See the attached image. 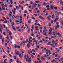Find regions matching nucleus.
<instances>
[{
    "label": "nucleus",
    "mask_w": 63,
    "mask_h": 63,
    "mask_svg": "<svg viewBox=\"0 0 63 63\" xmlns=\"http://www.w3.org/2000/svg\"><path fill=\"white\" fill-rule=\"evenodd\" d=\"M31 36H33V37L34 36V33H33L32 32V34L31 35Z\"/></svg>",
    "instance_id": "30"
},
{
    "label": "nucleus",
    "mask_w": 63,
    "mask_h": 63,
    "mask_svg": "<svg viewBox=\"0 0 63 63\" xmlns=\"http://www.w3.org/2000/svg\"><path fill=\"white\" fill-rule=\"evenodd\" d=\"M29 32H30V28H29L27 32L29 33Z\"/></svg>",
    "instance_id": "23"
},
{
    "label": "nucleus",
    "mask_w": 63,
    "mask_h": 63,
    "mask_svg": "<svg viewBox=\"0 0 63 63\" xmlns=\"http://www.w3.org/2000/svg\"><path fill=\"white\" fill-rule=\"evenodd\" d=\"M9 16L10 17L12 16V14H9Z\"/></svg>",
    "instance_id": "47"
},
{
    "label": "nucleus",
    "mask_w": 63,
    "mask_h": 63,
    "mask_svg": "<svg viewBox=\"0 0 63 63\" xmlns=\"http://www.w3.org/2000/svg\"><path fill=\"white\" fill-rule=\"evenodd\" d=\"M16 7L17 10H18L19 9V7H18V6H16Z\"/></svg>",
    "instance_id": "19"
},
{
    "label": "nucleus",
    "mask_w": 63,
    "mask_h": 63,
    "mask_svg": "<svg viewBox=\"0 0 63 63\" xmlns=\"http://www.w3.org/2000/svg\"><path fill=\"white\" fill-rule=\"evenodd\" d=\"M60 4H62V5H63V1H61V2H60Z\"/></svg>",
    "instance_id": "15"
},
{
    "label": "nucleus",
    "mask_w": 63,
    "mask_h": 63,
    "mask_svg": "<svg viewBox=\"0 0 63 63\" xmlns=\"http://www.w3.org/2000/svg\"><path fill=\"white\" fill-rule=\"evenodd\" d=\"M27 42H28V39H27L26 41L25 42H24V44H25V43H27Z\"/></svg>",
    "instance_id": "16"
},
{
    "label": "nucleus",
    "mask_w": 63,
    "mask_h": 63,
    "mask_svg": "<svg viewBox=\"0 0 63 63\" xmlns=\"http://www.w3.org/2000/svg\"><path fill=\"white\" fill-rule=\"evenodd\" d=\"M3 38H2V35H0V39H2Z\"/></svg>",
    "instance_id": "57"
},
{
    "label": "nucleus",
    "mask_w": 63,
    "mask_h": 63,
    "mask_svg": "<svg viewBox=\"0 0 63 63\" xmlns=\"http://www.w3.org/2000/svg\"><path fill=\"white\" fill-rule=\"evenodd\" d=\"M19 16H16L15 17V18H16V17H18Z\"/></svg>",
    "instance_id": "55"
},
{
    "label": "nucleus",
    "mask_w": 63,
    "mask_h": 63,
    "mask_svg": "<svg viewBox=\"0 0 63 63\" xmlns=\"http://www.w3.org/2000/svg\"><path fill=\"white\" fill-rule=\"evenodd\" d=\"M12 29H13V30H15V31H16V28H15V27L12 28Z\"/></svg>",
    "instance_id": "37"
},
{
    "label": "nucleus",
    "mask_w": 63,
    "mask_h": 63,
    "mask_svg": "<svg viewBox=\"0 0 63 63\" xmlns=\"http://www.w3.org/2000/svg\"><path fill=\"white\" fill-rule=\"evenodd\" d=\"M56 27L57 28H59V25H57Z\"/></svg>",
    "instance_id": "41"
},
{
    "label": "nucleus",
    "mask_w": 63,
    "mask_h": 63,
    "mask_svg": "<svg viewBox=\"0 0 63 63\" xmlns=\"http://www.w3.org/2000/svg\"><path fill=\"white\" fill-rule=\"evenodd\" d=\"M15 54H16L17 55H19V51H17V52H16Z\"/></svg>",
    "instance_id": "4"
},
{
    "label": "nucleus",
    "mask_w": 63,
    "mask_h": 63,
    "mask_svg": "<svg viewBox=\"0 0 63 63\" xmlns=\"http://www.w3.org/2000/svg\"><path fill=\"white\" fill-rule=\"evenodd\" d=\"M31 56L32 58H34V56H33V55H32V54L31 55Z\"/></svg>",
    "instance_id": "35"
},
{
    "label": "nucleus",
    "mask_w": 63,
    "mask_h": 63,
    "mask_svg": "<svg viewBox=\"0 0 63 63\" xmlns=\"http://www.w3.org/2000/svg\"><path fill=\"white\" fill-rule=\"evenodd\" d=\"M9 35H12V32H10L9 34Z\"/></svg>",
    "instance_id": "61"
},
{
    "label": "nucleus",
    "mask_w": 63,
    "mask_h": 63,
    "mask_svg": "<svg viewBox=\"0 0 63 63\" xmlns=\"http://www.w3.org/2000/svg\"><path fill=\"white\" fill-rule=\"evenodd\" d=\"M35 11H36L37 10H38V8H35Z\"/></svg>",
    "instance_id": "58"
},
{
    "label": "nucleus",
    "mask_w": 63,
    "mask_h": 63,
    "mask_svg": "<svg viewBox=\"0 0 63 63\" xmlns=\"http://www.w3.org/2000/svg\"><path fill=\"white\" fill-rule=\"evenodd\" d=\"M19 3L20 4H23L24 3V1H22V2L20 1H19Z\"/></svg>",
    "instance_id": "9"
},
{
    "label": "nucleus",
    "mask_w": 63,
    "mask_h": 63,
    "mask_svg": "<svg viewBox=\"0 0 63 63\" xmlns=\"http://www.w3.org/2000/svg\"><path fill=\"white\" fill-rule=\"evenodd\" d=\"M10 2L11 4H12L13 3V0H11Z\"/></svg>",
    "instance_id": "31"
},
{
    "label": "nucleus",
    "mask_w": 63,
    "mask_h": 63,
    "mask_svg": "<svg viewBox=\"0 0 63 63\" xmlns=\"http://www.w3.org/2000/svg\"><path fill=\"white\" fill-rule=\"evenodd\" d=\"M54 15L53 14L52 15V18H54Z\"/></svg>",
    "instance_id": "36"
},
{
    "label": "nucleus",
    "mask_w": 63,
    "mask_h": 63,
    "mask_svg": "<svg viewBox=\"0 0 63 63\" xmlns=\"http://www.w3.org/2000/svg\"><path fill=\"white\" fill-rule=\"evenodd\" d=\"M46 7L47 8H48L49 7V6L47 5L46 6Z\"/></svg>",
    "instance_id": "27"
},
{
    "label": "nucleus",
    "mask_w": 63,
    "mask_h": 63,
    "mask_svg": "<svg viewBox=\"0 0 63 63\" xmlns=\"http://www.w3.org/2000/svg\"><path fill=\"white\" fill-rule=\"evenodd\" d=\"M59 19V18H56V19H55V20H58Z\"/></svg>",
    "instance_id": "43"
},
{
    "label": "nucleus",
    "mask_w": 63,
    "mask_h": 63,
    "mask_svg": "<svg viewBox=\"0 0 63 63\" xmlns=\"http://www.w3.org/2000/svg\"><path fill=\"white\" fill-rule=\"evenodd\" d=\"M49 31L50 32H52V30L51 28H50V29H49Z\"/></svg>",
    "instance_id": "12"
},
{
    "label": "nucleus",
    "mask_w": 63,
    "mask_h": 63,
    "mask_svg": "<svg viewBox=\"0 0 63 63\" xmlns=\"http://www.w3.org/2000/svg\"><path fill=\"white\" fill-rule=\"evenodd\" d=\"M50 8H51V9L52 10V9H54V6L53 5H51L50 6Z\"/></svg>",
    "instance_id": "6"
},
{
    "label": "nucleus",
    "mask_w": 63,
    "mask_h": 63,
    "mask_svg": "<svg viewBox=\"0 0 63 63\" xmlns=\"http://www.w3.org/2000/svg\"><path fill=\"white\" fill-rule=\"evenodd\" d=\"M39 18H40V19H42V20H44V18L42 17V16H39Z\"/></svg>",
    "instance_id": "7"
},
{
    "label": "nucleus",
    "mask_w": 63,
    "mask_h": 63,
    "mask_svg": "<svg viewBox=\"0 0 63 63\" xmlns=\"http://www.w3.org/2000/svg\"><path fill=\"white\" fill-rule=\"evenodd\" d=\"M7 33H10V31L9 30H8V29H7Z\"/></svg>",
    "instance_id": "26"
},
{
    "label": "nucleus",
    "mask_w": 63,
    "mask_h": 63,
    "mask_svg": "<svg viewBox=\"0 0 63 63\" xmlns=\"http://www.w3.org/2000/svg\"><path fill=\"white\" fill-rule=\"evenodd\" d=\"M59 34H60V33H56V35H59Z\"/></svg>",
    "instance_id": "59"
},
{
    "label": "nucleus",
    "mask_w": 63,
    "mask_h": 63,
    "mask_svg": "<svg viewBox=\"0 0 63 63\" xmlns=\"http://www.w3.org/2000/svg\"><path fill=\"white\" fill-rule=\"evenodd\" d=\"M17 48H20V47L19 46H17Z\"/></svg>",
    "instance_id": "39"
},
{
    "label": "nucleus",
    "mask_w": 63,
    "mask_h": 63,
    "mask_svg": "<svg viewBox=\"0 0 63 63\" xmlns=\"http://www.w3.org/2000/svg\"><path fill=\"white\" fill-rule=\"evenodd\" d=\"M32 19H35V17H33L32 16Z\"/></svg>",
    "instance_id": "38"
},
{
    "label": "nucleus",
    "mask_w": 63,
    "mask_h": 63,
    "mask_svg": "<svg viewBox=\"0 0 63 63\" xmlns=\"http://www.w3.org/2000/svg\"><path fill=\"white\" fill-rule=\"evenodd\" d=\"M15 15H13L12 16V19H14V18H15Z\"/></svg>",
    "instance_id": "24"
},
{
    "label": "nucleus",
    "mask_w": 63,
    "mask_h": 63,
    "mask_svg": "<svg viewBox=\"0 0 63 63\" xmlns=\"http://www.w3.org/2000/svg\"><path fill=\"white\" fill-rule=\"evenodd\" d=\"M27 46L28 48L30 47V44H27Z\"/></svg>",
    "instance_id": "17"
},
{
    "label": "nucleus",
    "mask_w": 63,
    "mask_h": 63,
    "mask_svg": "<svg viewBox=\"0 0 63 63\" xmlns=\"http://www.w3.org/2000/svg\"><path fill=\"white\" fill-rule=\"evenodd\" d=\"M52 43L53 44H55V42H54V40H53L52 41Z\"/></svg>",
    "instance_id": "32"
},
{
    "label": "nucleus",
    "mask_w": 63,
    "mask_h": 63,
    "mask_svg": "<svg viewBox=\"0 0 63 63\" xmlns=\"http://www.w3.org/2000/svg\"><path fill=\"white\" fill-rule=\"evenodd\" d=\"M28 23H31V20H29L28 22Z\"/></svg>",
    "instance_id": "49"
},
{
    "label": "nucleus",
    "mask_w": 63,
    "mask_h": 63,
    "mask_svg": "<svg viewBox=\"0 0 63 63\" xmlns=\"http://www.w3.org/2000/svg\"><path fill=\"white\" fill-rule=\"evenodd\" d=\"M6 38L7 39L8 41H9L10 40V38H9V37H7Z\"/></svg>",
    "instance_id": "33"
},
{
    "label": "nucleus",
    "mask_w": 63,
    "mask_h": 63,
    "mask_svg": "<svg viewBox=\"0 0 63 63\" xmlns=\"http://www.w3.org/2000/svg\"><path fill=\"white\" fill-rule=\"evenodd\" d=\"M54 9L56 10H57V7H54Z\"/></svg>",
    "instance_id": "25"
},
{
    "label": "nucleus",
    "mask_w": 63,
    "mask_h": 63,
    "mask_svg": "<svg viewBox=\"0 0 63 63\" xmlns=\"http://www.w3.org/2000/svg\"><path fill=\"white\" fill-rule=\"evenodd\" d=\"M51 17V16L50 15L48 17H47V18H50Z\"/></svg>",
    "instance_id": "42"
},
{
    "label": "nucleus",
    "mask_w": 63,
    "mask_h": 63,
    "mask_svg": "<svg viewBox=\"0 0 63 63\" xmlns=\"http://www.w3.org/2000/svg\"><path fill=\"white\" fill-rule=\"evenodd\" d=\"M14 58L15 59H16V56H14Z\"/></svg>",
    "instance_id": "53"
},
{
    "label": "nucleus",
    "mask_w": 63,
    "mask_h": 63,
    "mask_svg": "<svg viewBox=\"0 0 63 63\" xmlns=\"http://www.w3.org/2000/svg\"><path fill=\"white\" fill-rule=\"evenodd\" d=\"M2 45H3V44H4V38H2Z\"/></svg>",
    "instance_id": "5"
},
{
    "label": "nucleus",
    "mask_w": 63,
    "mask_h": 63,
    "mask_svg": "<svg viewBox=\"0 0 63 63\" xmlns=\"http://www.w3.org/2000/svg\"><path fill=\"white\" fill-rule=\"evenodd\" d=\"M47 3H46L45 2H44V3L42 4L43 5H45V6H46L47 5Z\"/></svg>",
    "instance_id": "14"
},
{
    "label": "nucleus",
    "mask_w": 63,
    "mask_h": 63,
    "mask_svg": "<svg viewBox=\"0 0 63 63\" xmlns=\"http://www.w3.org/2000/svg\"><path fill=\"white\" fill-rule=\"evenodd\" d=\"M32 28L33 29H34V25H32Z\"/></svg>",
    "instance_id": "46"
},
{
    "label": "nucleus",
    "mask_w": 63,
    "mask_h": 63,
    "mask_svg": "<svg viewBox=\"0 0 63 63\" xmlns=\"http://www.w3.org/2000/svg\"><path fill=\"white\" fill-rule=\"evenodd\" d=\"M48 45H50V46H52V47H55V46H54V45L53 44H50L49 43H48Z\"/></svg>",
    "instance_id": "3"
},
{
    "label": "nucleus",
    "mask_w": 63,
    "mask_h": 63,
    "mask_svg": "<svg viewBox=\"0 0 63 63\" xmlns=\"http://www.w3.org/2000/svg\"><path fill=\"white\" fill-rule=\"evenodd\" d=\"M16 47H17V46H16V45L15 44V48H16Z\"/></svg>",
    "instance_id": "60"
},
{
    "label": "nucleus",
    "mask_w": 63,
    "mask_h": 63,
    "mask_svg": "<svg viewBox=\"0 0 63 63\" xmlns=\"http://www.w3.org/2000/svg\"><path fill=\"white\" fill-rule=\"evenodd\" d=\"M10 37L11 38V40H12V39H13V37H12V36H10Z\"/></svg>",
    "instance_id": "45"
},
{
    "label": "nucleus",
    "mask_w": 63,
    "mask_h": 63,
    "mask_svg": "<svg viewBox=\"0 0 63 63\" xmlns=\"http://www.w3.org/2000/svg\"><path fill=\"white\" fill-rule=\"evenodd\" d=\"M43 34L45 36H47V34H46V33H43Z\"/></svg>",
    "instance_id": "18"
},
{
    "label": "nucleus",
    "mask_w": 63,
    "mask_h": 63,
    "mask_svg": "<svg viewBox=\"0 0 63 63\" xmlns=\"http://www.w3.org/2000/svg\"><path fill=\"white\" fill-rule=\"evenodd\" d=\"M11 24L12 25H15L14 23V22H11Z\"/></svg>",
    "instance_id": "28"
},
{
    "label": "nucleus",
    "mask_w": 63,
    "mask_h": 63,
    "mask_svg": "<svg viewBox=\"0 0 63 63\" xmlns=\"http://www.w3.org/2000/svg\"><path fill=\"white\" fill-rule=\"evenodd\" d=\"M26 55H25L24 58H25L26 60L27 61H28L29 62H31V57H30L29 58V56H28V54L27 55V57H26Z\"/></svg>",
    "instance_id": "1"
},
{
    "label": "nucleus",
    "mask_w": 63,
    "mask_h": 63,
    "mask_svg": "<svg viewBox=\"0 0 63 63\" xmlns=\"http://www.w3.org/2000/svg\"><path fill=\"white\" fill-rule=\"evenodd\" d=\"M2 17V18H3V19H4V20H6V18L5 17Z\"/></svg>",
    "instance_id": "48"
},
{
    "label": "nucleus",
    "mask_w": 63,
    "mask_h": 63,
    "mask_svg": "<svg viewBox=\"0 0 63 63\" xmlns=\"http://www.w3.org/2000/svg\"><path fill=\"white\" fill-rule=\"evenodd\" d=\"M3 23H7V21H5L3 22Z\"/></svg>",
    "instance_id": "29"
},
{
    "label": "nucleus",
    "mask_w": 63,
    "mask_h": 63,
    "mask_svg": "<svg viewBox=\"0 0 63 63\" xmlns=\"http://www.w3.org/2000/svg\"><path fill=\"white\" fill-rule=\"evenodd\" d=\"M9 21H10V22H12V19H11V18H10Z\"/></svg>",
    "instance_id": "40"
},
{
    "label": "nucleus",
    "mask_w": 63,
    "mask_h": 63,
    "mask_svg": "<svg viewBox=\"0 0 63 63\" xmlns=\"http://www.w3.org/2000/svg\"><path fill=\"white\" fill-rule=\"evenodd\" d=\"M35 29L36 30H37V31H38V28L39 27H35Z\"/></svg>",
    "instance_id": "10"
},
{
    "label": "nucleus",
    "mask_w": 63,
    "mask_h": 63,
    "mask_svg": "<svg viewBox=\"0 0 63 63\" xmlns=\"http://www.w3.org/2000/svg\"><path fill=\"white\" fill-rule=\"evenodd\" d=\"M47 30H46L43 31V32H44L45 33H47Z\"/></svg>",
    "instance_id": "8"
},
{
    "label": "nucleus",
    "mask_w": 63,
    "mask_h": 63,
    "mask_svg": "<svg viewBox=\"0 0 63 63\" xmlns=\"http://www.w3.org/2000/svg\"><path fill=\"white\" fill-rule=\"evenodd\" d=\"M28 53H29V54H30V50L28 51Z\"/></svg>",
    "instance_id": "63"
},
{
    "label": "nucleus",
    "mask_w": 63,
    "mask_h": 63,
    "mask_svg": "<svg viewBox=\"0 0 63 63\" xmlns=\"http://www.w3.org/2000/svg\"><path fill=\"white\" fill-rule=\"evenodd\" d=\"M19 54V55L20 57V58H21V57H22V56H21V54Z\"/></svg>",
    "instance_id": "22"
},
{
    "label": "nucleus",
    "mask_w": 63,
    "mask_h": 63,
    "mask_svg": "<svg viewBox=\"0 0 63 63\" xmlns=\"http://www.w3.org/2000/svg\"><path fill=\"white\" fill-rule=\"evenodd\" d=\"M0 32L1 33H2V30H1V28H0Z\"/></svg>",
    "instance_id": "56"
},
{
    "label": "nucleus",
    "mask_w": 63,
    "mask_h": 63,
    "mask_svg": "<svg viewBox=\"0 0 63 63\" xmlns=\"http://www.w3.org/2000/svg\"><path fill=\"white\" fill-rule=\"evenodd\" d=\"M0 21H4V20L3 19H0Z\"/></svg>",
    "instance_id": "50"
},
{
    "label": "nucleus",
    "mask_w": 63,
    "mask_h": 63,
    "mask_svg": "<svg viewBox=\"0 0 63 63\" xmlns=\"http://www.w3.org/2000/svg\"><path fill=\"white\" fill-rule=\"evenodd\" d=\"M48 34H51L52 32H50L48 33Z\"/></svg>",
    "instance_id": "64"
},
{
    "label": "nucleus",
    "mask_w": 63,
    "mask_h": 63,
    "mask_svg": "<svg viewBox=\"0 0 63 63\" xmlns=\"http://www.w3.org/2000/svg\"><path fill=\"white\" fill-rule=\"evenodd\" d=\"M37 25H38V26H41V25H40V24H37Z\"/></svg>",
    "instance_id": "62"
},
{
    "label": "nucleus",
    "mask_w": 63,
    "mask_h": 63,
    "mask_svg": "<svg viewBox=\"0 0 63 63\" xmlns=\"http://www.w3.org/2000/svg\"><path fill=\"white\" fill-rule=\"evenodd\" d=\"M61 25H62V26H63V21L61 20Z\"/></svg>",
    "instance_id": "11"
},
{
    "label": "nucleus",
    "mask_w": 63,
    "mask_h": 63,
    "mask_svg": "<svg viewBox=\"0 0 63 63\" xmlns=\"http://www.w3.org/2000/svg\"><path fill=\"white\" fill-rule=\"evenodd\" d=\"M2 8V10H3V11H4L5 10V8L4 7L3 8Z\"/></svg>",
    "instance_id": "51"
},
{
    "label": "nucleus",
    "mask_w": 63,
    "mask_h": 63,
    "mask_svg": "<svg viewBox=\"0 0 63 63\" xmlns=\"http://www.w3.org/2000/svg\"><path fill=\"white\" fill-rule=\"evenodd\" d=\"M32 4L33 6H32V9H33V8H36V5L34 3H33Z\"/></svg>",
    "instance_id": "2"
},
{
    "label": "nucleus",
    "mask_w": 63,
    "mask_h": 63,
    "mask_svg": "<svg viewBox=\"0 0 63 63\" xmlns=\"http://www.w3.org/2000/svg\"><path fill=\"white\" fill-rule=\"evenodd\" d=\"M28 6V4H26L24 5V6Z\"/></svg>",
    "instance_id": "34"
},
{
    "label": "nucleus",
    "mask_w": 63,
    "mask_h": 63,
    "mask_svg": "<svg viewBox=\"0 0 63 63\" xmlns=\"http://www.w3.org/2000/svg\"><path fill=\"white\" fill-rule=\"evenodd\" d=\"M32 51H33L34 52H36V51H35V50L34 49H32Z\"/></svg>",
    "instance_id": "44"
},
{
    "label": "nucleus",
    "mask_w": 63,
    "mask_h": 63,
    "mask_svg": "<svg viewBox=\"0 0 63 63\" xmlns=\"http://www.w3.org/2000/svg\"><path fill=\"white\" fill-rule=\"evenodd\" d=\"M0 27L1 29H3V26H2V24H0Z\"/></svg>",
    "instance_id": "13"
},
{
    "label": "nucleus",
    "mask_w": 63,
    "mask_h": 63,
    "mask_svg": "<svg viewBox=\"0 0 63 63\" xmlns=\"http://www.w3.org/2000/svg\"><path fill=\"white\" fill-rule=\"evenodd\" d=\"M16 62L17 63H19V61L18 59H16Z\"/></svg>",
    "instance_id": "20"
},
{
    "label": "nucleus",
    "mask_w": 63,
    "mask_h": 63,
    "mask_svg": "<svg viewBox=\"0 0 63 63\" xmlns=\"http://www.w3.org/2000/svg\"><path fill=\"white\" fill-rule=\"evenodd\" d=\"M41 58L42 60H45V59H44V58L43 57H41Z\"/></svg>",
    "instance_id": "21"
},
{
    "label": "nucleus",
    "mask_w": 63,
    "mask_h": 63,
    "mask_svg": "<svg viewBox=\"0 0 63 63\" xmlns=\"http://www.w3.org/2000/svg\"><path fill=\"white\" fill-rule=\"evenodd\" d=\"M24 13H27V11L26 10H25L24 11Z\"/></svg>",
    "instance_id": "54"
},
{
    "label": "nucleus",
    "mask_w": 63,
    "mask_h": 63,
    "mask_svg": "<svg viewBox=\"0 0 63 63\" xmlns=\"http://www.w3.org/2000/svg\"><path fill=\"white\" fill-rule=\"evenodd\" d=\"M15 11H13V14L14 15H15Z\"/></svg>",
    "instance_id": "52"
}]
</instances>
